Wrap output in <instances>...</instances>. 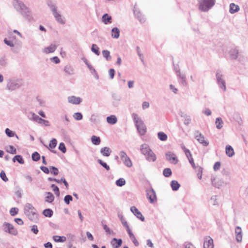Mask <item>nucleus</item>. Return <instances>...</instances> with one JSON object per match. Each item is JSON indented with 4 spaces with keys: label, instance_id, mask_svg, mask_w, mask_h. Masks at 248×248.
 I'll list each match as a JSON object with an SVG mask.
<instances>
[{
    "label": "nucleus",
    "instance_id": "obj_12",
    "mask_svg": "<svg viewBox=\"0 0 248 248\" xmlns=\"http://www.w3.org/2000/svg\"><path fill=\"white\" fill-rule=\"evenodd\" d=\"M211 180L213 186L217 188H220L222 186H226L227 184L226 183L224 182V181L221 179L212 177Z\"/></svg>",
    "mask_w": 248,
    "mask_h": 248
},
{
    "label": "nucleus",
    "instance_id": "obj_9",
    "mask_svg": "<svg viewBox=\"0 0 248 248\" xmlns=\"http://www.w3.org/2000/svg\"><path fill=\"white\" fill-rule=\"evenodd\" d=\"M119 155L121 159L123 161L124 164L128 168L132 166L133 164L130 158L127 156L126 153L123 151L120 152Z\"/></svg>",
    "mask_w": 248,
    "mask_h": 248
},
{
    "label": "nucleus",
    "instance_id": "obj_1",
    "mask_svg": "<svg viewBox=\"0 0 248 248\" xmlns=\"http://www.w3.org/2000/svg\"><path fill=\"white\" fill-rule=\"evenodd\" d=\"M47 5L49 7L57 22L61 25L65 24V18L61 15V12L58 11L56 3L52 0H47Z\"/></svg>",
    "mask_w": 248,
    "mask_h": 248
},
{
    "label": "nucleus",
    "instance_id": "obj_20",
    "mask_svg": "<svg viewBox=\"0 0 248 248\" xmlns=\"http://www.w3.org/2000/svg\"><path fill=\"white\" fill-rule=\"evenodd\" d=\"M229 54L230 58L232 60L236 59L240 55L238 50L236 47L231 48L229 51Z\"/></svg>",
    "mask_w": 248,
    "mask_h": 248
},
{
    "label": "nucleus",
    "instance_id": "obj_36",
    "mask_svg": "<svg viewBox=\"0 0 248 248\" xmlns=\"http://www.w3.org/2000/svg\"><path fill=\"white\" fill-rule=\"evenodd\" d=\"M6 152L12 154H16V149L12 145H9L6 147Z\"/></svg>",
    "mask_w": 248,
    "mask_h": 248
},
{
    "label": "nucleus",
    "instance_id": "obj_45",
    "mask_svg": "<svg viewBox=\"0 0 248 248\" xmlns=\"http://www.w3.org/2000/svg\"><path fill=\"white\" fill-rule=\"evenodd\" d=\"M73 116L75 120L78 121L81 120L83 118L82 114L80 112H76L73 114Z\"/></svg>",
    "mask_w": 248,
    "mask_h": 248
},
{
    "label": "nucleus",
    "instance_id": "obj_4",
    "mask_svg": "<svg viewBox=\"0 0 248 248\" xmlns=\"http://www.w3.org/2000/svg\"><path fill=\"white\" fill-rule=\"evenodd\" d=\"M140 151L148 161L152 162L155 161L156 155L151 150L148 144H142L140 146Z\"/></svg>",
    "mask_w": 248,
    "mask_h": 248
},
{
    "label": "nucleus",
    "instance_id": "obj_23",
    "mask_svg": "<svg viewBox=\"0 0 248 248\" xmlns=\"http://www.w3.org/2000/svg\"><path fill=\"white\" fill-rule=\"evenodd\" d=\"M203 244V248H214L213 240L209 237L206 238Z\"/></svg>",
    "mask_w": 248,
    "mask_h": 248
},
{
    "label": "nucleus",
    "instance_id": "obj_6",
    "mask_svg": "<svg viewBox=\"0 0 248 248\" xmlns=\"http://www.w3.org/2000/svg\"><path fill=\"white\" fill-rule=\"evenodd\" d=\"M198 2L199 9L206 12L215 4L216 0H198Z\"/></svg>",
    "mask_w": 248,
    "mask_h": 248
},
{
    "label": "nucleus",
    "instance_id": "obj_2",
    "mask_svg": "<svg viewBox=\"0 0 248 248\" xmlns=\"http://www.w3.org/2000/svg\"><path fill=\"white\" fill-rule=\"evenodd\" d=\"M132 117L139 133L140 135H145L146 132V126L143 120L135 113L132 114Z\"/></svg>",
    "mask_w": 248,
    "mask_h": 248
},
{
    "label": "nucleus",
    "instance_id": "obj_61",
    "mask_svg": "<svg viewBox=\"0 0 248 248\" xmlns=\"http://www.w3.org/2000/svg\"><path fill=\"white\" fill-rule=\"evenodd\" d=\"M109 75L110 77V78L111 79H113L114 78V74H115V70L114 69L111 68L108 71Z\"/></svg>",
    "mask_w": 248,
    "mask_h": 248
},
{
    "label": "nucleus",
    "instance_id": "obj_55",
    "mask_svg": "<svg viewBox=\"0 0 248 248\" xmlns=\"http://www.w3.org/2000/svg\"><path fill=\"white\" fill-rule=\"evenodd\" d=\"M103 227L104 230L108 234H113V232L112 230H111L106 224H103Z\"/></svg>",
    "mask_w": 248,
    "mask_h": 248
},
{
    "label": "nucleus",
    "instance_id": "obj_25",
    "mask_svg": "<svg viewBox=\"0 0 248 248\" xmlns=\"http://www.w3.org/2000/svg\"><path fill=\"white\" fill-rule=\"evenodd\" d=\"M102 21L106 25L110 24L112 22V17L108 14H105L102 16Z\"/></svg>",
    "mask_w": 248,
    "mask_h": 248
},
{
    "label": "nucleus",
    "instance_id": "obj_47",
    "mask_svg": "<svg viewBox=\"0 0 248 248\" xmlns=\"http://www.w3.org/2000/svg\"><path fill=\"white\" fill-rule=\"evenodd\" d=\"M50 170L51 173L53 174L54 175H57L59 173V170L58 169L54 166H51L50 167Z\"/></svg>",
    "mask_w": 248,
    "mask_h": 248
},
{
    "label": "nucleus",
    "instance_id": "obj_49",
    "mask_svg": "<svg viewBox=\"0 0 248 248\" xmlns=\"http://www.w3.org/2000/svg\"><path fill=\"white\" fill-rule=\"evenodd\" d=\"M130 239L132 241L133 243H134V245L136 247L138 246L139 245V243L138 241L137 240L135 236L134 235L132 234H130V235H129Z\"/></svg>",
    "mask_w": 248,
    "mask_h": 248
},
{
    "label": "nucleus",
    "instance_id": "obj_39",
    "mask_svg": "<svg viewBox=\"0 0 248 248\" xmlns=\"http://www.w3.org/2000/svg\"><path fill=\"white\" fill-rule=\"evenodd\" d=\"M103 56L106 59L107 61H109L111 59L110 55V52L108 50H104L102 51Z\"/></svg>",
    "mask_w": 248,
    "mask_h": 248
},
{
    "label": "nucleus",
    "instance_id": "obj_32",
    "mask_svg": "<svg viewBox=\"0 0 248 248\" xmlns=\"http://www.w3.org/2000/svg\"><path fill=\"white\" fill-rule=\"evenodd\" d=\"M53 239L56 242H64L66 240V238L63 236L54 235L53 236Z\"/></svg>",
    "mask_w": 248,
    "mask_h": 248
},
{
    "label": "nucleus",
    "instance_id": "obj_22",
    "mask_svg": "<svg viewBox=\"0 0 248 248\" xmlns=\"http://www.w3.org/2000/svg\"><path fill=\"white\" fill-rule=\"evenodd\" d=\"M57 47L55 44H52L49 46L44 48L43 52L46 54L54 52L56 49Z\"/></svg>",
    "mask_w": 248,
    "mask_h": 248
},
{
    "label": "nucleus",
    "instance_id": "obj_43",
    "mask_svg": "<svg viewBox=\"0 0 248 248\" xmlns=\"http://www.w3.org/2000/svg\"><path fill=\"white\" fill-rule=\"evenodd\" d=\"M97 162L101 165L102 167H103L105 169H106L107 170H110V167L106 162H103L101 159H98Z\"/></svg>",
    "mask_w": 248,
    "mask_h": 248
},
{
    "label": "nucleus",
    "instance_id": "obj_11",
    "mask_svg": "<svg viewBox=\"0 0 248 248\" xmlns=\"http://www.w3.org/2000/svg\"><path fill=\"white\" fill-rule=\"evenodd\" d=\"M195 139L198 141V142L202 144L204 146H207L209 144V142L204 140V136L199 131H196L194 133Z\"/></svg>",
    "mask_w": 248,
    "mask_h": 248
},
{
    "label": "nucleus",
    "instance_id": "obj_34",
    "mask_svg": "<svg viewBox=\"0 0 248 248\" xmlns=\"http://www.w3.org/2000/svg\"><path fill=\"white\" fill-rule=\"evenodd\" d=\"M91 141L93 144L95 145H99L101 142L100 137L95 136L94 135L92 136Z\"/></svg>",
    "mask_w": 248,
    "mask_h": 248
},
{
    "label": "nucleus",
    "instance_id": "obj_28",
    "mask_svg": "<svg viewBox=\"0 0 248 248\" xmlns=\"http://www.w3.org/2000/svg\"><path fill=\"white\" fill-rule=\"evenodd\" d=\"M64 71L69 75H72L74 74V70L70 65H66L64 66Z\"/></svg>",
    "mask_w": 248,
    "mask_h": 248
},
{
    "label": "nucleus",
    "instance_id": "obj_15",
    "mask_svg": "<svg viewBox=\"0 0 248 248\" xmlns=\"http://www.w3.org/2000/svg\"><path fill=\"white\" fill-rule=\"evenodd\" d=\"M179 84L183 87H186L187 85L186 81V77L185 74L178 72V75L177 76Z\"/></svg>",
    "mask_w": 248,
    "mask_h": 248
},
{
    "label": "nucleus",
    "instance_id": "obj_44",
    "mask_svg": "<svg viewBox=\"0 0 248 248\" xmlns=\"http://www.w3.org/2000/svg\"><path fill=\"white\" fill-rule=\"evenodd\" d=\"M116 184L118 186H122L125 184V181L124 178H119L116 181Z\"/></svg>",
    "mask_w": 248,
    "mask_h": 248
},
{
    "label": "nucleus",
    "instance_id": "obj_41",
    "mask_svg": "<svg viewBox=\"0 0 248 248\" xmlns=\"http://www.w3.org/2000/svg\"><path fill=\"white\" fill-rule=\"evenodd\" d=\"M31 158L34 161H38L40 159V155L37 152H34L31 155Z\"/></svg>",
    "mask_w": 248,
    "mask_h": 248
},
{
    "label": "nucleus",
    "instance_id": "obj_62",
    "mask_svg": "<svg viewBox=\"0 0 248 248\" xmlns=\"http://www.w3.org/2000/svg\"><path fill=\"white\" fill-rule=\"evenodd\" d=\"M150 106L149 103L148 102L144 101L142 104V108L143 109L148 108Z\"/></svg>",
    "mask_w": 248,
    "mask_h": 248
},
{
    "label": "nucleus",
    "instance_id": "obj_57",
    "mask_svg": "<svg viewBox=\"0 0 248 248\" xmlns=\"http://www.w3.org/2000/svg\"><path fill=\"white\" fill-rule=\"evenodd\" d=\"M7 64V59L5 56H2L0 58V65L3 66Z\"/></svg>",
    "mask_w": 248,
    "mask_h": 248
},
{
    "label": "nucleus",
    "instance_id": "obj_60",
    "mask_svg": "<svg viewBox=\"0 0 248 248\" xmlns=\"http://www.w3.org/2000/svg\"><path fill=\"white\" fill-rule=\"evenodd\" d=\"M31 232H32L34 234H37V233H38V228H37V225H33L31 227Z\"/></svg>",
    "mask_w": 248,
    "mask_h": 248
},
{
    "label": "nucleus",
    "instance_id": "obj_7",
    "mask_svg": "<svg viewBox=\"0 0 248 248\" xmlns=\"http://www.w3.org/2000/svg\"><path fill=\"white\" fill-rule=\"evenodd\" d=\"M217 82L219 88L223 92L226 91V83L224 79V75L220 70H217L216 74Z\"/></svg>",
    "mask_w": 248,
    "mask_h": 248
},
{
    "label": "nucleus",
    "instance_id": "obj_21",
    "mask_svg": "<svg viewBox=\"0 0 248 248\" xmlns=\"http://www.w3.org/2000/svg\"><path fill=\"white\" fill-rule=\"evenodd\" d=\"M122 243L123 241L121 239H117L116 238H113L110 242L113 248H119L121 246Z\"/></svg>",
    "mask_w": 248,
    "mask_h": 248
},
{
    "label": "nucleus",
    "instance_id": "obj_19",
    "mask_svg": "<svg viewBox=\"0 0 248 248\" xmlns=\"http://www.w3.org/2000/svg\"><path fill=\"white\" fill-rule=\"evenodd\" d=\"M68 101L69 103L78 105L81 102L82 99L79 97L70 96L68 97Z\"/></svg>",
    "mask_w": 248,
    "mask_h": 248
},
{
    "label": "nucleus",
    "instance_id": "obj_54",
    "mask_svg": "<svg viewBox=\"0 0 248 248\" xmlns=\"http://www.w3.org/2000/svg\"><path fill=\"white\" fill-rule=\"evenodd\" d=\"M0 177L4 182H6L8 181V179L7 177L5 172L2 170L0 173Z\"/></svg>",
    "mask_w": 248,
    "mask_h": 248
},
{
    "label": "nucleus",
    "instance_id": "obj_26",
    "mask_svg": "<svg viewBox=\"0 0 248 248\" xmlns=\"http://www.w3.org/2000/svg\"><path fill=\"white\" fill-rule=\"evenodd\" d=\"M120 30L117 27H114L111 30V37L113 38L117 39L120 36Z\"/></svg>",
    "mask_w": 248,
    "mask_h": 248
},
{
    "label": "nucleus",
    "instance_id": "obj_42",
    "mask_svg": "<svg viewBox=\"0 0 248 248\" xmlns=\"http://www.w3.org/2000/svg\"><path fill=\"white\" fill-rule=\"evenodd\" d=\"M163 174L164 176H165L166 177H170L172 174L171 169L170 168L165 169L163 171Z\"/></svg>",
    "mask_w": 248,
    "mask_h": 248
},
{
    "label": "nucleus",
    "instance_id": "obj_40",
    "mask_svg": "<svg viewBox=\"0 0 248 248\" xmlns=\"http://www.w3.org/2000/svg\"><path fill=\"white\" fill-rule=\"evenodd\" d=\"M92 51L96 55L99 56L100 52L99 51V47L96 44H93L91 47Z\"/></svg>",
    "mask_w": 248,
    "mask_h": 248
},
{
    "label": "nucleus",
    "instance_id": "obj_31",
    "mask_svg": "<svg viewBox=\"0 0 248 248\" xmlns=\"http://www.w3.org/2000/svg\"><path fill=\"white\" fill-rule=\"evenodd\" d=\"M107 122L111 124H114L117 122V117L115 115H110L107 117Z\"/></svg>",
    "mask_w": 248,
    "mask_h": 248
},
{
    "label": "nucleus",
    "instance_id": "obj_48",
    "mask_svg": "<svg viewBox=\"0 0 248 248\" xmlns=\"http://www.w3.org/2000/svg\"><path fill=\"white\" fill-rule=\"evenodd\" d=\"M72 201L73 197L70 195H67L64 198V201L66 204H69L70 202Z\"/></svg>",
    "mask_w": 248,
    "mask_h": 248
},
{
    "label": "nucleus",
    "instance_id": "obj_30",
    "mask_svg": "<svg viewBox=\"0 0 248 248\" xmlns=\"http://www.w3.org/2000/svg\"><path fill=\"white\" fill-rule=\"evenodd\" d=\"M46 197L45 198V202L49 203H51L54 200V196L52 193L50 192H46Z\"/></svg>",
    "mask_w": 248,
    "mask_h": 248
},
{
    "label": "nucleus",
    "instance_id": "obj_8",
    "mask_svg": "<svg viewBox=\"0 0 248 248\" xmlns=\"http://www.w3.org/2000/svg\"><path fill=\"white\" fill-rule=\"evenodd\" d=\"M3 230L7 233L16 236L18 234V231L14 226L8 222H4L2 225Z\"/></svg>",
    "mask_w": 248,
    "mask_h": 248
},
{
    "label": "nucleus",
    "instance_id": "obj_3",
    "mask_svg": "<svg viewBox=\"0 0 248 248\" xmlns=\"http://www.w3.org/2000/svg\"><path fill=\"white\" fill-rule=\"evenodd\" d=\"M24 210V214L30 220L36 222L38 219V214L36 213V209L32 204L29 203H26Z\"/></svg>",
    "mask_w": 248,
    "mask_h": 248
},
{
    "label": "nucleus",
    "instance_id": "obj_46",
    "mask_svg": "<svg viewBox=\"0 0 248 248\" xmlns=\"http://www.w3.org/2000/svg\"><path fill=\"white\" fill-rule=\"evenodd\" d=\"M5 132L6 135L9 137H13L15 136V133L8 128H6Z\"/></svg>",
    "mask_w": 248,
    "mask_h": 248
},
{
    "label": "nucleus",
    "instance_id": "obj_24",
    "mask_svg": "<svg viewBox=\"0 0 248 248\" xmlns=\"http://www.w3.org/2000/svg\"><path fill=\"white\" fill-rule=\"evenodd\" d=\"M100 152L103 156L108 157L110 155L111 150L109 148L105 147L100 149Z\"/></svg>",
    "mask_w": 248,
    "mask_h": 248
},
{
    "label": "nucleus",
    "instance_id": "obj_29",
    "mask_svg": "<svg viewBox=\"0 0 248 248\" xmlns=\"http://www.w3.org/2000/svg\"><path fill=\"white\" fill-rule=\"evenodd\" d=\"M239 6L233 3H232L230 4L229 11L231 14H234L238 12L239 10Z\"/></svg>",
    "mask_w": 248,
    "mask_h": 248
},
{
    "label": "nucleus",
    "instance_id": "obj_33",
    "mask_svg": "<svg viewBox=\"0 0 248 248\" xmlns=\"http://www.w3.org/2000/svg\"><path fill=\"white\" fill-rule=\"evenodd\" d=\"M170 186L172 189L174 191H176L178 190L180 186V185L179 184V183L175 180H172L171 182Z\"/></svg>",
    "mask_w": 248,
    "mask_h": 248
},
{
    "label": "nucleus",
    "instance_id": "obj_53",
    "mask_svg": "<svg viewBox=\"0 0 248 248\" xmlns=\"http://www.w3.org/2000/svg\"><path fill=\"white\" fill-rule=\"evenodd\" d=\"M18 212V209L16 207L12 208L10 210V214L12 216H16Z\"/></svg>",
    "mask_w": 248,
    "mask_h": 248
},
{
    "label": "nucleus",
    "instance_id": "obj_58",
    "mask_svg": "<svg viewBox=\"0 0 248 248\" xmlns=\"http://www.w3.org/2000/svg\"><path fill=\"white\" fill-rule=\"evenodd\" d=\"M184 117L185 120H184V124L185 125H188L191 122V118L190 116H187L186 115H185L183 116Z\"/></svg>",
    "mask_w": 248,
    "mask_h": 248
},
{
    "label": "nucleus",
    "instance_id": "obj_64",
    "mask_svg": "<svg viewBox=\"0 0 248 248\" xmlns=\"http://www.w3.org/2000/svg\"><path fill=\"white\" fill-rule=\"evenodd\" d=\"M184 246L185 248H196L194 245L190 243H185Z\"/></svg>",
    "mask_w": 248,
    "mask_h": 248
},
{
    "label": "nucleus",
    "instance_id": "obj_37",
    "mask_svg": "<svg viewBox=\"0 0 248 248\" xmlns=\"http://www.w3.org/2000/svg\"><path fill=\"white\" fill-rule=\"evenodd\" d=\"M158 139L161 141H165L167 140V135L163 132H159L157 133Z\"/></svg>",
    "mask_w": 248,
    "mask_h": 248
},
{
    "label": "nucleus",
    "instance_id": "obj_56",
    "mask_svg": "<svg viewBox=\"0 0 248 248\" xmlns=\"http://www.w3.org/2000/svg\"><path fill=\"white\" fill-rule=\"evenodd\" d=\"M59 149L63 153H65L66 151V148L65 144L63 142L60 143L59 146Z\"/></svg>",
    "mask_w": 248,
    "mask_h": 248
},
{
    "label": "nucleus",
    "instance_id": "obj_10",
    "mask_svg": "<svg viewBox=\"0 0 248 248\" xmlns=\"http://www.w3.org/2000/svg\"><path fill=\"white\" fill-rule=\"evenodd\" d=\"M31 117L29 118L30 120L37 122L40 124H43L46 126L49 125V122L47 120L42 119L33 112H31Z\"/></svg>",
    "mask_w": 248,
    "mask_h": 248
},
{
    "label": "nucleus",
    "instance_id": "obj_51",
    "mask_svg": "<svg viewBox=\"0 0 248 248\" xmlns=\"http://www.w3.org/2000/svg\"><path fill=\"white\" fill-rule=\"evenodd\" d=\"M197 171V176L199 179H201L202 178V168L201 167H197V169L196 170Z\"/></svg>",
    "mask_w": 248,
    "mask_h": 248
},
{
    "label": "nucleus",
    "instance_id": "obj_13",
    "mask_svg": "<svg viewBox=\"0 0 248 248\" xmlns=\"http://www.w3.org/2000/svg\"><path fill=\"white\" fill-rule=\"evenodd\" d=\"M147 198L149 200L150 203H152L157 200L156 193L154 189L152 188L146 190Z\"/></svg>",
    "mask_w": 248,
    "mask_h": 248
},
{
    "label": "nucleus",
    "instance_id": "obj_59",
    "mask_svg": "<svg viewBox=\"0 0 248 248\" xmlns=\"http://www.w3.org/2000/svg\"><path fill=\"white\" fill-rule=\"evenodd\" d=\"M184 152L188 160H189V158H190L191 157H192V155L191 154V153L188 149H187L186 148H184Z\"/></svg>",
    "mask_w": 248,
    "mask_h": 248
},
{
    "label": "nucleus",
    "instance_id": "obj_63",
    "mask_svg": "<svg viewBox=\"0 0 248 248\" xmlns=\"http://www.w3.org/2000/svg\"><path fill=\"white\" fill-rule=\"evenodd\" d=\"M220 166V163L219 162H216L213 167L214 170L216 171L219 170Z\"/></svg>",
    "mask_w": 248,
    "mask_h": 248
},
{
    "label": "nucleus",
    "instance_id": "obj_50",
    "mask_svg": "<svg viewBox=\"0 0 248 248\" xmlns=\"http://www.w3.org/2000/svg\"><path fill=\"white\" fill-rule=\"evenodd\" d=\"M57 140L55 139H52L49 143V146L50 148L53 149L55 148L57 145Z\"/></svg>",
    "mask_w": 248,
    "mask_h": 248
},
{
    "label": "nucleus",
    "instance_id": "obj_14",
    "mask_svg": "<svg viewBox=\"0 0 248 248\" xmlns=\"http://www.w3.org/2000/svg\"><path fill=\"white\" fill-rule=\"evenodd\" d=\"M166 159L171 163L173 164H176L177 163L178 160L174 154L170 152H169L166 154Z\"/></svg>",
    "mask_w": 248,
    "mask_h": 248
},
{
    "label": "nucleus",
    "instance_id": "obj_52",
    "mask_svg": "<svg viewBox=\"0 0 248 248\" xmlns=\"http://www.w3.org/2000/svg\"><path fill=\"white\" fill-rule=\"evenodd\" d=\"M15 159H16V161H17L19 164H23L24 163L23 158L20 155H16L15 156Z\"/></svg>",
    "mask_w": 248,
    "mask_h": 248
},
{
    "label": "nucleus",
    "instance_id": "obj_27",
    "mask_svg": "<svg viewBox=\"0 0 248 248\" xmlns=\"http://www.w3.org/2000/svg\"><path fill=\"white\" fill-rule=\"evenodd\" d=\"M225 152L227 155L229 157H232L234 155V152L232 147L229 145L226 146Z\"/></svg>",
    "mask_w": 248,
    "mask_h": 248
},
{
    "label": "nucleus",
    "instance_id": "obj_35",
    "mask_svg": "<svg viewBox=\"0 0 248 248\" xmlns=\"http://www.w3.org/2000/svg\"><path fill=\"white\" fill-rule=\"evenodd\" d=\"M215 123L217 129H220L222 127L223 122L221 118L219 117L216 118Z\"/></svg>",
    "mask_w": 248,
    "mask_h": 248
},
{
    "label": "nucleus",
    "instance_id": "obj_17",
    "mask_svg": "<svg viewBox=\"0 0 248 248\" xmlns=\"http://www.w3.org/2000/svg\"><path fill=\"white\" fill-rule=\"evenodd\" d=\"M134 14L135 17L138 19L140 23H144L145 21V19L144 16L142 15L141 12L135 7H134Z\"/></svg>",
    "mask_w": 248,
    "mask_h": 248
},
{
    "label": "nucleus",
    "instance_id": "obj_5",
    "mask_svg": "<svg viewBox=\"0 0 248 248\" xmlns=\"http://www.w3.org/2000/svg\"><path fill=\"white\" fill-rule=\"evenodd\" d=\"M22 85L21 79L11 78L7 81L6 89L12 92L19 89Z\"/></svg>",
    "mask_w": 248,
    "mask_h": 248
},
{
    "label": "nucleus",
    "instance_id": "obj_16",
    "mask_svg": "<svg viewBox=\"0 0 248 248\" xmlns=\"http://www.w3.org/2000/svg\"><path fill=\"white\" fill-rule=\"evenodd\" d=\"M236 240L237 242L240 243L242 240V232L240 227L237 226L235 229Z\"/></svg>",
    "mask_w": 248,
    "mask_h": 248
},
{
    "label": "nucleus",
    "instance_id": "obj_38",
    "mask_svg": "<svg viewBox=\"0 0 248 248\" xmlns=\"http://www.w3.org/2000/svg\"><path fill=\"white\" fill-rule=\"evenodd\" d=\"M53 211L49 209H46L43 212V214L46 217H50L53 215Z\"/></svg>",
    "mask_w": 248,
    "mask_h": 248
},
{
    "label": "nucleus",
    "instance_id": "obj_18",
    "mask_svg": "<svg viewBox=\"0 0 248 248\" xmlns=\"http://www.w3.org/2000/svg\"><path fill=\"white\" fill-rule=\"evenodd\" d=\"M131 211L137 217V218L140 219L142 221L144 220V217L142 214L135 206H132L130 208Z\"/></svg>",
    "mask_w": 248,
    "mask_h": 248
}]
</instances>
